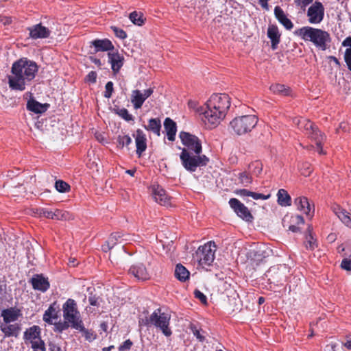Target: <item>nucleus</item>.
<instances>
[{
  "label": "nucleus",
  "mask_w": 351,
  "mask_h": 351,
  "mask_svg": "<svg viewBox=\"0 0 351 351\" xmlns=\"http://www.w3.org/2000/svg\"><path fill=\"white\" fill-rule=\"evenodd\" d=\"M179 137L184 146L180 154L183 167L189 172H195L198 167L206 166L209 158L202 154V142L199 138L186 132H181Z\"/></svg>",
  "instance_id": "f257e3e1"
},
{
  "label": "nucleus",
  "mask_w": 351,
  "mask_h": 351,
  "mask_svg": "<svg viewBox=\"0 0 351 351\" xmlns=\"http://www.w3.org/2000/svg\"><path fill=\"white\" fill-rule=\"evenodd\" d=\"M230 106V97L226 94H213L202 109V120L210 126L217 125L223 120Z\"/></svg>",
  "instance_id": "f03ea898"
},
{
  "label": "nucleus",
  "mask_w": 351,
  "mask_h": 351,
  "mask_svg": "<svg viewBox=\"0 0 351 351\" xmlns=\"http://www.w3.org/2000/svg\"><path fill=\"white\" fill-rule=\"evenodd\" d=\"M38 66L35 62L26 58L15 62L12 66V76L8 77L10 87L13 90H23L25 81H31L35 77Z\"/></svg>",
  "instance_id": "7ed1b4c3"
},
{
  "label": "nucleus",
  "mask_w": 351,
  "mask_h": 351,
  "mask_svg": "<svg viewBox=\"0 0 351 351\" xmlns=\"http://www.w3.org/2000/svg\"><path fill=\"white\" fill-rule=\"evenodd\" d=\"M294 34L304 41H310L318 49L325 51L331 42L329 33L322 29L305 26L296 29Z\"/></svg>",
  "instance_id": "20e7f679"
},
{
  "label": "nucleus",
  "mask_w": 351,
  "mask_h": 351,
  "mask_svg": "<svg viewBox=\"0 0 351 351\" xmlns=\"http://www.w3.org/2000/svg\"><path fill=\"white\" fill-rule=\"evenodd\" d=\"M258 118L255 115H245L235 117L230 123V128L237 135L250 132L257 124Z\"/></svg>",
  "instance_id": "39448f33"
},
{
  "label": "nucleus",
  "mask_w": 351,
  "mask_h": 351,
  "mask_svg": "<svg viewBox=\"0 0 351 351\" xmlns=\"http://www.w3.org/2000/svg\"><path fill=\"white\" fill-rule=\"evenodd\" d=\"M62 311L64 319L70 324L71 328H73L82 323V319L77 303L73 299L69 298L64 303Z\"/></svg>",
  "instance_id": "423d86ee"
},
{
  "label": "nucleus",
  "mask_w": 351,
  "mask_h": 351,
  "mask_svg": "<svg viewBox=\"0 0 351 351\" xmlns=\"http://www.w3.org/2000/svg\"><path fill=\"white\" fill-rule=\"evenodd\" d=\"M151 325L160 328L166 337L171 335L172 332L169 328L170 315L165 313H161L160 308L155 310L149 316Z\"/></svg>",
  "instance_id": "0eeeda50"
},
{
  "label": "nucleus",
  "mask_w": 351,
  "mask_h": 351,
  "mask_svg": "<svg viewBox=\"0 0 351 351\" xmlns=\"http://www.w3.org/2000/svg\"><path fill=\"white\" fill-rule=\"evenodd\" d=\"M216 245L214 242L210 241L198 247L195 257L201 266H209L215 259Z\"/></svg>",
  "instance_id": "6e6552de"
},
{
  "label": "nucleus",
  "mask_w": 351,
  "mask_h": 351,
  "mask_svg": "<svg viewBox=\"0 0 351 351\" xmlns=\"http://www.w3.org/2000/svg\"><path fill=\"white\" fill-rule=\"evenodd\" d=\"M299 129L308 134V137L315 141L318 145H320L321 142L326 138L312 122L306 119L302 121Z\"/></svg>",
  "instance_id": "1a4fd4ad"
},
{
  "label": "nucleus",
  "mask_w": 351,
  "mask_h": 351,
  "mask_svg": "<svg viewBox=\"0 0 351 351\" xmlns=\"http://www.w3.org/2000/svg\"><path fill=\"white\" fill-rule=\"evenodd\" d=\"M308 22L311 24H318L322 21L324 16V8L323 4L316 1L307 10Z\"/></svg>",
  "instance_id": "9d476101"
},
{
  "label": "nucleus",
  "mask_w": 351,
  "mask_h": 351,
  "mask_svg": "<svg viewBox=\"0 0 351 351\" xmlns=\"http://www.w3.org/2000/svg\"><path fill=\"white\" fill-rule=\"evenodd\" d=\"M229 204L231 208L236 213V214L246 221H252L253 216L248 210V208L236 198H231L229 200Z\"/></svg>",
  "instance_id": "9b49d317"
},
{
  "label": "nucleus",
  "mask_w": 351,
  "mask_h": 351,
  "mask_svg": "<svg viewBox=\"0 0 351 351\" xmlns=\"http://www.w3.org/2000/svg\"><path fill=\"white\" fill-rule=\"evenodd\" d=\"M153 93L154 89L152 88L144 90L143 91L137 89L132 90L130 99L134 108L136 110L141 108L145 101L150 97Z\"/></svg>",
  "instance_id": "f8f14e48"
},
{
  "label": "nucleus",
  "mask_w": 351,
  "mask_h": 351,
  "mask_svg": "<svg viewBox=\"0 0 351 351\" xmlns=\"http://www.w3.org/2000/svg\"><path fill=\"white\" fill-rule=\"evenodd\" d=\"M285 267H271L266 273V276L269 278V280L272 283H282L285 278Z\"/></svg>",
  "instance_id": "ddd939ff"
},
{
  "label": "nucleus",
  "mask_w": 351,
  "mask_h": 351,
  "mask_svg": "<svg viewBox=\"0 0 351 351\" xmlns=\"http://www.w3.org/2000/svg\"><path fill=\"white\" fill-rule=\"evenodd\" d=\"M29 282L34 289L41 292L47 291L50 287L48 278H45L43 274L34 275Z\"/></svg>",
  "instance_id": "4468645a"
},
{
  "label": "nucleus",
  "mask_w": 351,
  "mask_h": 351,
  "mask_svg": "<svg viewBox=\"0 0 351 351\" xmlns=\"http://www.w3.org/2000/svg\"><path fill=\"white\" fill-rule=\"evenodd\" d=\"M129 274L141 280H146L150 278L147 269L142 263L132 265L129 269Z\"/></svg>",
  "instance_id": "2eb2a0df"
},
{
  "label": "nucleus",
  "mask_w": 351,
  "mask_h": 351,
  "mask_svg": "<svg viewBox=\"0 0 351 351\" xmlns=\"http://www.w3.org/2000/svg\"><path fill=\"white\" fill-rule=\"evenodd\" d=\"M27 29L29 32V36L33 39L47 38L50 36V30L41 23L29 27Z\"/></svg>",
  "instance_id": "dca6fc26"
},
{
  "label": "nucleus",
  "mask_w": 351,
  "mask_h": 351,
  "mask_svg": "<svg viewBox=\"0 0 351 351\" xmlns=\"http://www.w3.org/2000/svg\"><path fill=\"white\" fill-rule=\"evenodd\" d=\"M152 195L156 202L163 206L171 205L170 198L159 185L152 186Z\"/></svg>",
  "instance_id": "f3484780"
},
{
  "label": "nucleus",
  "mask_w": 351,
  "mask_h": 351,
  "mask_svg": "<svg viewBox=\"0 0 351 351\" xmlns=\"http://www.w3.org/2000/svg\"><path fill=\"white\" fill-rule=\"evenodd\" d=\"M135 138V143L136 147V154L140 158L142 154L147 149V138L146 135L141 129H138L136 131V134L134 135Z\"/></svg>",
  "instance_id": "a211bd4d"
},
{
  "label": "nucleus",
  "mask_w": 351,
  "mask_h": 351,
  "mask_svg": "<svg viewBox=\"0 0 351 351\" xmlns=\"http://www.w3.org/2000/svg\"><path fill=\"white\" fill-rule=\"evenodd\" d=\"M267 37L271 40V47L273 50L278 48V45L280 42L281 34L279 32L278 27L276 25H269L267 28Z\"/></svg>",
  "instance_id": "6ab92c4d"
},
{
  "label": "nucleus",
  "mask_w": 351,
  "mask_h": 351,
  "mask_svg": "<svg viewBox=\"0 0 351 351\" xmlns=\"http://www.w3.org/2000/svg\"><path fill=\"white\" fill-rule=\"evenodd\" d=\"M122 232H116L110 234L106 243L102 245V250L107 252L112 249L117 244H121Z\"/></svg>",
  "instance_id": "aec40b11"
},
{
  "label": "nucleus",
  "mask_w": 351,
  "mask_h": 351,
  "mask_svg": "<svg viewBox=\"0 0 351 351\" xmlns=\"http://www.w3.org/2000/svg\"><path fill=\"white\" fill-rule=\"evenodd\" d=\"M19 309L15 308H10L4 309L1 311V316L3 317V323L10 324L16 321L21 316Z\"/></svg>",
  "instance_id": "412c9836"
},
{
  "label": "nucleus",
  "mask_w": 351,
  "mask_h": 351,
  "mask_svg": "<svg viewBox=\"0 0 351 351\" xmlns=\"http://www.w3.org/2000/svg\"><path fill=\"white\" fill-rule=\"evenodd\" d=\"M90 44L94 47V53L108 51L114 49L112 43L108 39H96L91 41Z\"/></svg>",
  "instance_id": "4be33fe9"
},
{
  "label": "nucleus",
  "mask_w": 351,
  "mask_h": 351,
  "mask_svg": "<svg viewBox=\"0 0 351 351\" xmlns=\"http://www.w3.org/2000/svg\"><path fill=\"white\" fill-rule=\"evenodd\" d=\"M274 14L279 23H281L287 29L290 30L293 28V23L287 18L285 12L280 6L275 7Z\"/></svg>",
  "instance_id": "5701e85b"
},
{
  "label": "nucleus",
  "mask_w": 351,
  "mask_h": 351,
  "mask_svg": "<svg viewBox=\"0 0 351 351\" xmlns=\"http://www.w3.org/2000/svg\"><path fill=\"white\" fill-rule=\"evenodd\" d=\"M108 56L113 72L118 73L123 64V57L119 53L109 52Z\"/></svg>",
  "instance_id": "b1692460"
},
{
  "label": "nucleus",
  "mask_w": 351,
  "mask_h": 351,
  "mask_svg": "<svg viewBox=\"0 0 351 351\" xmlns=\"http://www.w3.org/2000/svg\"><path fill=\"white\" fill-rule=\"evenodd\" d=\"M49 105L40 104L34 99H30L27 103V109L36 114H42L46 112Z\"/></svg>",
  "instance_id": "393cba45"
},
{
  "label": "nucleus",
  "mask_w": 351,
  "mask_h": 351,
  "mask_svg": "<svg viewBox=\"0 0 351 351\" xmlns=\"http://www.w3.org/2000/svg\"><path fill=\"white\" fill-rule=\"evenodd\" d=\"M295 204L297 206V208L303 212L307 216L312 217L311 214V207L308 201V199L305 197H299L295 199ZM314 209L312 211L313 213Z\"/></svg>",
  "instance_id": "a878e982"
},
{
  "label": "nucleus",
  "mask_w": 351,
  "mask_h": 351,
  "mask_svg": "<svg viewBox=\"0 0 351 351\" xmlns=\"http://www.w3.org/2000/svg\"><path fill=\"white\" fill-rule=\"evenodd\" d=\"M0 329L4 333L5 337H17L21 326L19 324H8L5 323L0 324Z\"/></svg>",
  "instance_id": "bb28decb"
},
{
  "label": "nucleus",
  "mask_w": 351,
  "mask_h": 351,
  "mask_svg": "<svg viewBox=\"0 0 351 351\" xmlns=\"http://www.w3.org/2000/svg\"><path fill=\"white\" fill-rule=\"evenodd\" d=\"M164 128L166 131L168 140L173 141L177 132L176 122L170 118H166L164 121Z\"/></svg>",
  "instance_id": "cd10ccee"
},
{
  "label": "nucleus",
  "mask_w": 351,
  "mask_h": 351,
  "mask_svg": "<svg viewBox=\"0 0 351 351\" xmlns=\"http://www.w3.org/2000/svg\"><path fill=\"white\" fill-rule=\"evenodd\" d=\"M40 338V328L38 326H33L27 328L24 332V339L31 342Z\"/></svg>",
  "instance_id": "c85d7f7f"
},
{
  "label": "nucleus",
  "mask_w": 351,
  "mask_h": 351,
  "mask_svg": "<svg viewBox=\"0 0 351 351\" xmlns=\"http://www.w3.org/2000/svg\"><path fill=\"white\" fill-rule=\"evenodd\" d=\"M55 304L56 303H53L50 305L43 315V320L49 324H52L53 319H57L58 318V311L54 307Z\"/></svg>",
  "instance_id": "c756f323"
},
{
  "label": "nucleus",
  "mask_w": 351,
  "mask_h": 351,
  "mask_svg": "<svg viewBox=\"0 0 351 351\" xmlns=\"http://www.w3.org/2000/svg\"><path fill=\"white\" fill-rule=\"evenodd\" d=\"M73 328L82 332L86 340L89 342L94 341L97 337L96 333L93 330L86 329L84 326L83 322L77 324V326L74 327Z\"/></svg>",
  "instance_id": "7c9ffc66"
},
{
  "label": "nucleus",
  "mask_w": 351,
  "mask_h": 351,
  "mask_svg": "<svg viewBox=\"0 0 351 351\" xmlns=\"http://www.w3.org/2000/svg\"><path fill=\"white\" fill-rule=\"evenodd\" d=\"M190 273L186 269L185 267H184L181 264H178L176 267L175 269V276L182 282H185L186 280L189 278Z\"/></svg>",
  "instance_id": "2f4dec72"
},
{
  "label": "nucleus",
  "mask_w": 351,
  "mask_h": 351,
  "mask_svg": "<svg viewBox=\"0 0 351 351\" xmlns=\"http://www.w3.org/2000/svg\"><path fill=\"white\" fill-rule=\"evenodd\" d=\"M278 203L282 206H287L291 205V197L287 191L285 189H280L277 193Z\"/></svg>",
  "instance_id": "473e14b6"
},
{
  "label": "nucleus",
  "mask_w": 351,
  "mask_h": 351,
  "mask_svg": "<svg viewBox=\"0 0 351 351\" xmlns=\"http://www.w3.org/2000/svg\"><path fill=\"white\" fill-rule=\"evenodd\" d=\"M147 130H150L156 134L157 136H160V131L161 128V123L159 119L153 118L149 120L147 125L144 126Z\"/></svg>",
  "instance_id": "72a5a7b5"
},
{
  "label": "nucleus",
  "mask_w": 351,
  "mask_h": 351,
  "mask_svg": "<svg viewBox=\"0 0 351 351\" xmlns=\"http://www.w3.org/2000/svg\"><path fill=\"white\" fill-rule=\"evenodd\" d=\"M344 47H350L346 49L344 54V60L348 66V69L351 71V37L346 38L342 43Z\"/></svg>",
  "instance_id": "f704fd0d"
},
{
  "label": "nucleus",
  "mask_w": 351,
  "mask_h": 351,
  "mask_svg": "<svg viewBox=\"0 0 351 351\" xmlns=\"http://www.w3.org/2000/svg\"><path fill=\"white\" fill-rule=\"evenodd\" d=\"M270 90L276 94H279L281 95H289L290 93V90L288 87H286L284 84H272L270 86Z\"/></svg>",
  "instance_id": "c9c22d12"
},
{
  "label": "nucleus",
  "mask_w": 351,
  "mask_h": 351,
  "mask_svg": "<svg viewBox=\"0 0 351 351\" xmlns=\"http://www.w3.org/2000/svg\"><path fill=\"white\" fill-rule=\"evenodd\" d=\"M238 179L239 181V183L243 185V186H250L252 182V177L250 175V173L243 171L238 174Z\"/></svg>",
  "instance_id": "e433bc0d"
},
{
  "label": "nucleus",
  "mask_w": 351,
  "mask_h": 351,
  "mask_svg": "<svg viewBox=\"0 0 351 351\" xmlns=\"http://www.w3.org/2000/svg\"><path fill=\"white\" fill-rule=\"evenodd\" d=\"M117 147L123 149L124 147H128L132 142L131 137L128 135H119L117 138Z\"/></svg>",
  "instance_id": "4c0bfd02"
},
{
  "label": "nucleus",
  "mask_w": 351,
  "mask_h": 351,
  "mask_svg": "<svg viewBox=\"0 0 351 351\" xmlns=\"http://www.w3.org/2000/svg\"><path fill=\"white\" fill-rule=\"evenodd\" d=\"M337 215L339 219L348 227L351 228V217L350 216L349 213H348L346 210H341Z\"/></svg>",
  "instance_id": "58836bf2"
},
{
  "label": "nucleus",
  "mask_w": 351,
  "mask_h": 351,
  "mask_svg": "<svg viewBox=\"0 0 351 351\" xmlns=\"http://www.w3.org/2000/svg\"><path fill=\"white\" fill-rule=\"evenodd\" d=\"M129 18L130 21L136 25L141 26L144 23V19L143 14L136 11L132 12L130 14Z\"/></svg>",
  "instance_id": "ea45409f"
},
{
  "label": "nucleus",
  "mask_w": 351,
  "mask_h": 351,
  "mask_svg": "<svg viewBox=\"0 0 351 351\" xmlns=\"http://www.w3.org/2000/svg\"><path fill=\"white\" fill-rule=\"evenodd\" d=\"M308 231L309 233L306 236V241L305 242V246L306 249L313 250L317 247V244L315 243V241L314 240L311 234V230L310 227H308Z\"/></svg>",
  "instance_id": "a19ab883"
},
{
  "label": "nucleus",
  "mask_w": 351,
  "mask_h": 351,
  "mask_svg": "<svg viewBox=\"0 0 351 351\" xmlns=\"http://www.w3.org/2000/svg\"><path fill=\"white\" fill-rule=\"evenodd\" d=\"M33 351H45V344L44 341L41 339V337L29 342Z\"/></svg>",
  "instance_id": "79ce46f5"
},
{
  "label": "nucleus",
  "mask_w": 351,
  "mask_h": 351,
  "mask_svg": "<svg viewBox=\"0 0 351 351\" xmlns=\"http://www.w3.org/2000/svg\"><path fill=\"white\" fill-rule=\"evenodd\" d=\"M70 218V214L68 212L62 211L58 209L53 212V219L69 220Z\"/></svg>",
  "instance_id": "37998d69"
},
{
  "label": "nucleus",
  "mask_w": 351,
  "mask_h": 351,
  "mask_svg": "<svg viewBox=\"0 0 351 351\" xmlns=\"http://www.w3.org/2000/svg\"><path fill=\"white\" fill-rule=\"evenodd\" d=\"M56 190L60 193H66L69 191L70 186L66 182L62 180H57L55 183Z\"/></svg>",
  "instance_id": "c03bdc74"
},
{
  "label": "nucleus",
  "mask_w": 351,
  "mask_h": 351,
  "mask_svg": "<svg viewBox=\"0 0 351 351\" xmlns=\"http://www.w3.org/2000/svg\"><path fill=\"white\" fill-rule=\"evenodd\" d=\"M249 169L252 173L258 176L262 172L263 165L261 162L256 161L249 165Z\"/></svg>",
  "instance_id": "a18cd8bd"
},
{
  "label": "nucleus",
  "mask_w": 351,
  "mask_h": 351,
  "mask_svg": "<svg viewBox=\"0 0 351 351\" xmlns=\"http://www.w3.org/2000/svg\"><path fill=\"white\" fill-rule=\"evenodd\" d=\"M117 114L127 121L133 120V116L129 113L128 110L125 108H121L117 112Z\"/></svg>",
  "instance_id": "49530a36"
},
{
  "label": "nucleus",
  "mask_w": 351,
  "mask_h": 351,
  "mask_svg": "<svg viewBox=\"0 0 351 351\" xmlns=\"http://www.w3.org/2000/svg\"><path fill=\"white\" fill-rule=\"evenodd\" d=\"M189 328L193 332V335L196 337V338L200 342H203L205 340V337L200 333V330L196 327L194 324H191Z\"/></svg>",
  "instance_id": "de8ad7c7"
},
{
  "label": "nucleus",
  "mask_w": 351,
  "mask_h": 351,
  "mask_svg": "<svg viewBox=\"0 0 351 351\" xmlns=\"http://www.w3.org/2000/svg\"><path fill=\"white\" fill-rule=\"evenodd\" d=\"M69 326H71L70 324L65 320L64 322H59L55 324L56 330H58V332H62L63 330L68 329Z\"/></svg>",
  "instance_id": "09e8293b"
},
{
  "label": "nucleus",
  "mask_w": 351,
  "mask_h": 351,
  "mask_svg": "<svg viewBox=\"0 0 351 351\" xmlns=\"http://www.w3.org/2000/svg\"><path fill=\"white\" fill-rule=\"evenodd\" d=\"M116 35L117 37L121 38V39H125L127 37V34L125 31H123L121 29H119L117 27H111Z\"/></svg>",
  "instance_id": "8fccbe9b"
},
{
  "label": "nucleus",
  "mask_w": 351,
  "mask_h": 351,
  "mask_svg": "<svg viewBox=\"0 0 351 351\" xmlns=\"http://www.w3.org/2000/svg\"><path fill=\"white\" fill-rule=\"evenodd\" d=\"M105 88L104 97L106 98H110L113 91V83L112 82H107Z\"/></svg>",
  "instance_id": "3c124183"
},
{
  "label": "nucleus",
  "mask_w": 351,
  "mask_h": 351,
  "mask_svg": "<svg viewBox=\"0 0 351 351\" xmlns=\"http://www.w3.org/2000/svg\"><path fill=\"white\" fill-rule=\"evenodd\" d=\"M194 295L196 298L200 300V302L203 304H206L207 298L206 296L202 293L199 290L195 289L194 291Z\"/></svg>",
  "instance_id": "603ef678"
},
{
  "label": "nucleus",
  "mask_w": 351,
  "mask_h": 351,
  "mask_svg": "<svg viewBox=\"0 0 351 351\" xmlns=\"http://www.w3.org/2000/svg\"><path fill=\"white\" fill-rule=\"evenodd\" d=\"M312 2L313 0H295L296 5L300 6L303 10H305L306 7Z\"/></svg>",
  "instance_id": "864d4df0"
},
{
  "label": "nucleus",
  "mask_w": 351,
  "mask_h": 351,
  "mask_svg": "<svg viewBox=\"0 0 351 351\" xmlns=\"http://www.w3.org/2000/svg\"><path fill=\"white\" fill-rule=\"evenodd\" d=\"M250 197H252L254 199H261L266 200V199H269L270 197V195L269 194L264 195V194H262V193L251 192V196Z\"/></svg>",
  "instance_id": "5fc2aeb1"
},
{
  "label": "nucleus",
  "mask_w": 351,
  "mask_h": 351,
  "mask_svg": "<svg viewBox=\"0 0 351 351\" xmlns=\"http://www.w3.org/2000/svg\"><path fill=\"white\" fill-rule=\"evenodd\" d=\"M341 267L342 269H343L346 271H350L351 270V259L349 260L348 258H344L341 262Z\"/></svg>",
  "instance_id": "6e6d98bb"
},
{
  "label": "nucleus",
  "mask_w": 351,
  "mask_h": 351,
  "mask_svg": "<svg viewBox=\"0 0 351 351\" xmlns=\"http://www.w3.org/2000/svg\"><path fill=\"white\" fill-rule=\"evenodd\" d=\"M132 346V342L130 339H128V340L125 341L123 343V344H121L119 346V350L124 351L125 350H130Z\"/></svg>",
  "instance_id": "4d7b16f0"
},
{
  "label": "nucleus",
  "mask_w": 351,
  "mask_h": 351,
  "mask_svg": "<svg viewBox=\"0 0 351 351\" xmlns=\"http://www.w3.org/2000/svg\"><path fill=\"white\" fill-rule=\"evenodd\" d=\"M97 79V73L95 71H90L86 77V80L90 83H95Z\"/></svg>",
  "instance_id": "13d9d810"
},
{
  "label": "nucleus",
  "mask_w": 351,
  "mask_h": 351,
  "mask_svg": "<svg viewBox=\"0 0 351 351\" xmlns=\"http://www.w3.org/2000/svg\"><path fill=\"white\" fill-rule=\"evenodd\" d=\"M40 215L45 217L46 218L53 219V212L51 210H49L47 209H42L40 210Z\"/></svg>",
  "instance_id": "bf43d9fd"
},
{
  "label": "nucleus",
  "mask_w": 351,
  "mask_h": 351,
  "mask_svg": "<svg viewBox=\"0 0 351 351\" xmlns=\"http://www.w3.org/2000/svg\"><path fill=\"white\" fill-rule=\"evenodd\" d=\"M99 298L96 296L95 295H90L88 298V302L91 306H98L99 305V302L98 301Z\"/></svg>",
  "instance_id": "052dcab7"
},
{
  "label": "nucleus",
  "mask_w": 351,
  "mask_h": 351,
  "mask_svg": "<svg viewBox=\"0 0 351 351\" xmlns=\"http://www.w3.org/2000/svg\"><path fill=\"white\" fill-rule=\"evenodd\" d=\"M251 192L247 189H237L235 191V193L242 197L251 196Z\"/></svg>",
  "instance_id": "680f3d73"
},
{
  "label": "nucleus",
  "mask_w": 351,
  "mask_h": 351,
  "mask_svg": "<svg viewBox=\"0 0 351 351\" xmlns=\"http://www.w3.org/2000/svg\"><path fill=\"white\" fill-rule=\"evenodd\" d=\"M138 324L140 326H149L151 325V321H149V317H145V318H140L138 320Z\"/></svg>",
  "instance_id": "e2e57ef3"
},
{
  "label": "nucleus",
  "mask_w": 351,
  "mask_h": 351,
  "mask_svg": "<svg viewBox=\"0 0 351 351\" xmlns=\"http://www.w3.org/2000/svg\"><path fill=\"white\" fill-rule=\"evenodd\" d=\"M122 236H123L121 237L122 243H130V242L134 241L133 236L130 235V234L122 233Z\"/></svg>",
  "instance_id": "0e129e2a"
},
{
  "label": "nucleus",
  "mask_w": 351,
  "mask_h": 351,
  "mask_svg": "<svg viewBox=\"0 0 351 351\" xmlns=\"http://www.w3.org/2000/svg\"><path fill=\"white\" fill-rule=\"evenodd\" d=\"M49 351H62L61 348L56 344L49 343Z\"/></svg>",
  "instance_id": "69168bd1"
},
{
  "label": "nucleus",
  "mask_w": 351,
  "mask_h": 351,
  "mask_svg": "<svg viewBox=\"0 0 351 351\" xmlns=\"http://www.w3.org/2000/svg\"><path fill=\"white\" fill-rule=\"evenodd\" d=\"M305 119L304 118H298V117H296V118H294L293 121L294 123V124H295L298 128H300V125L302 124V121L304 120Z\"/></svg>",
  "instance_id": "338daca9"
},
{
  "label": "nucleus",
  "mask_w": 351,
  "mask_h": 351,
  "mask_svg": "<svg viewBox=\"0 0 351 351\" xmlns=\"http://www.w3.org/2000/svg\"><path fill=\"white\" fill-rule=\"evenodd\" d=\"M348 339L346 342L343 343V346L348 350H351V338L350 337H347Z\"/></svg>",
  "instance_id": "774afa93"
}]
</instances>
